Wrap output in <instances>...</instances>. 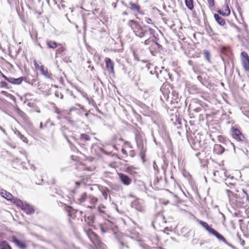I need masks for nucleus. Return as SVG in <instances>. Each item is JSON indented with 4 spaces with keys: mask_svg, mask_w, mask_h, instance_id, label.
I'll return each instance as SVG.
<instances>
[{
    "mask_svg": "<svg viewBox=\"0 0 249 249\" xmlns=\"http://www.w3.org/2000/svg\"><path fill=\"white\" fill-rule=\"evenodd\" d=\"M65 205V209L66 211L68 213V215L72 218L75 217V213H76V210H74L71 206H69L67 205L66 204H64Z\"/></svg>",
    "mask_w": 249,
    "mask_h": 249,
    "instance_id": "nucleus-16",
    "label": "nucleus"
},
{
    "mask_svg": "<svg viewBox=\"0 0 249 249\" xmlns=\"http://www.w3.org/2000/svg\"><path fill=\"white\" fill-rule=\"evenodd\" d=\"M34 64L36 69H40V68L39 67V65L37 64V63L36 62V60H34Z\"/></svg>",
    "mask_w": 249,
    "mask_h": 249,
    "instance_id": "nucleus-53",
    "label": "nucleus"
},
{
    "mask_svg": "<svg viewBox=\"0 0 249 249\" xmlns=\"http://www.w3.org/2000/svg\"><path fill=\"white\" fill-rule=\"evenodd\" d=\"M151 66H153L150 64H146V67L147 68L148 70H149L151 68Z\"/></svg>",
    "mask_w": 249,
    "mask_h": 249,
    "instance_id": "nucleus-61",
    "label": "nucleus"
},
{
    "mask_svg": "<svg viewBox=\"0 0 249 249\" xmlns=\"http://www.w3.org/2000/svg\"><path fill=\"white\" fill-rule=\"evenodd\" d=\"M129 4L130 5V8L133 12L140 13V7L139 5L132 2H130Z\"/></svg>",
    "mask_w": 249,
    "mask_h": 249,
    "instance_id": "nucleus-21",
    "label": "nucleus"
},
{
    "mask_svg": "<svg viewBox=\"0 0 249 249\" xmlns=\"http://www.w3.org/2000/svg\"><path fill=\"white\" fill-rule=\"evenodd\" d=\"M0 129L4 133V134H6V131L5 130V129L2 127L1 126H0Z\"/></svg>",
    "mask_w": 249,
    "mask_h": 249,
    "instance_id": "nucleus-63",
    "label": "nucleus"
},
{
    "mask_svg": "<svg viewBox=\"0 0 249 249\" xmlns=\"http://www.w3.org/2000/svg\"><path fill=\"white\" fill-rule=\"evenodd\" d=\"M1 76L3 78H4L5 80H6V81H8V79H9V77H7L6 76H5L4 74H3L2 73H1Z\"/></svg>",
    "mask_w": 249,
    "mask_h": 249,
    "instance_id": "nucleus-57",
    "label": "nucleus"
},
{
    "mask_svg": "<svg viewBox=\"0 0 249 249\" xmlns=\"http://www.w3.org/2000/svg\"><path fill=\"white\" fill-rule=\"evenodd\" d=\"M210 7H213L214 5V0H207Z\"/></svg>",
    "mask_w": 249,
    "mask_h": 249,
    "instance_id": "nucleus-50",
    "label": "nucleus"
},
{
    "mask_svg": "<svg viewBox=\"0 0 249 249\" xmlns=\"http://www.w3.org/2000/svg\"><path fill=\"white\" fill-rule=\"evenodd\" d=\"M85 221L87 222L88 224L91 225L93 223V220L91 217L89 216L85 217Z\"/></svg>",
    "mask_w": 249,
    "mask_h": 249,
    "instance_id": "nucleus-42",
    "label": "nucleus"
},
{
    "mask_svg": "<svg viewBox=\"0 0 249 249\" xmlns=\"http://www.w3.org/2000/svg\"><path fill=\"white\" fill-rule=\"evenodd\" d=\"M113 223L110 221L107 220L103 224L100 225V228L102 233H105L109 230H111L113 227Z\"/></svg>",
    "mask_w": 249,
    "mask_h": 249,
    "instance_id": "nucleus-7",
    "label": "nucleus"
},
{
    "mask_svg": "<svg viewBox=\"0 0 249 249\" xmlns=\"http://www.w3.org/2000/svg\"><path fill=\"white\" fill-rule=\"evenodd\" d=\"M96 110L100 114L102 115H103V112H102L97 107L96 108Z\"/></svg>",
    "mask_w": 249,
    "mask_h": 249,
    "instance_id": "nucleus-60",
    "label": "nucleus"
},
{
    "mask_svg": "<svg viewBox=\"0 0 249 249\" xmlns=\"http://www.w3.org/2000/svg\"><path fill=\"white\" fill-rule=\"evenodd\" d=\"M105 61L106 63V67L108 72L110 73L114 74V62L112 60L108 58H105Z\"/></svg>",
    "mask_w": 249,
    "mask_h": 249,
    "instance_id": "nucleus-9",
    "label": "nucleus"
},
{
    "mask_svg": "<svg viewBox=\"0 0 249 249\" xmlns=\"http://www.w3.org/2000/svg\"><path fill=\"white\" fill-rule=\"evenodd\" d=\"M110 186L113 190L116 192H120L123 190L122 186L116 183H111Z\"/></svg>",
    "mask_w": 249,
    "mask_h": 249,
    "instance_id": "nucleus-25",
    "label": "nucleus"
},
{
    "mask_svg": "<svg viewBox=\"0 0 249 249\" xmlns=\"http://www.w3.org/2000/svg\"><path fill=\"white\" fill-rule=\"evenodd\" d=\"M205 59L209 62H210V54L208 51H205L204 52Z\"/></svg>",
    "mask_w": 249,
    "mask_h": 249,
    "instance_id": "nucleus-43",
    "label": "nucleus"
},
{
    "mask_svg": "<svg viewBox=\"0 0 249 249\" xmlns=\"http://www.w3.org/2000/svg\"><path fill=\"white\" fill-rule=\"evenodd\" d=\"M88 198L89 199L90 204L93 206H94L98 201V198L91 195L89 196Z\"/></svg>",
    "mask_w": 249,
    "mask_h": 249,
    "instance_id": "nucleus-30",
    "label": "nucleus"
},
{
    "mask_svg": "<svg viewBox=\"0 0 249 249\" xmlns=\"http://www.w3.org/2000/svg\"><path fill=\"white\" fill-rule=\"evenodd\" d=\"M145 21L148 24H150L152 23V20L149 18H146Z\"/></svg>",
    "mask_w": 249,
    "mask_h": 249,
    "instance_id": "nucleus-56",
    "label": "nucleus"
},
{
    "mask_svg": "<svg viewBox=\"0 0 249 249\" xmlns=\"http://www.w3.org/2000/svg\"><path fill=\"white\" fill-rule=\"evenodd\" d=\"M227 193L229 197V201H231L232 197H234L235 199L238 198V195L234 194L232 192L229 190H227Z\"/></svg>",
    "mask_w": 249,
    "mask_h": 249,
    "instance_id": "nucleus-32",
    "label": "nucleus"
},
{
    "mask_svg": "<svg viewBox=\"0 0 249 249\" xmlns=\"http://www.w3.org/2000/svg\"><path fill=\"white\" fill-rule=\"evenodd\" d=\"M119 243L122 247H125L127 249L129 248L128 246L124 242H123V241H119Z\"/></svg>",
    "mask_w": 249,
    "mask_h": 249,
    "instance_id": "nucleus-52",
    "label": "nucleus"
},
{
    "mask_svg": "<svg viewBox=\"0 0 249 249\" xmlns=\"http://www.w3.org/2000/svg\"><path fill=\"white\" fill-rule=\"evenodd\" d=\"M79 109H84V107L80 104H76L74 106L72 107L69 109V111L71 112L75 110H78Z\"/></svg>",
    "mask_w": 249,
    "mask_h": 249,
    "instance_id": "nucleus-38",
    "label": "nucleus"
},
{
    "mask_svg": "<svg viewBox=\"0 0 249 249\" xmlns=\"http://www.w3.org/2000/svg\"><path fill=\"white\" fill-rule=\"evenodd\" d=\"M60 131H61V133H62L63 135L64 136V138L67 137V132H70L69 131L68 128L67 127H66V126H62L60 128Z\"/></svg>",
    "mask_w": 249,
    "mask_h": 249,
    "instance_id": "nucleus-37",
    "label": "nucleus"
},
{
    "mask_svg": "<svg viewBox=\"0 0 249 249\" xmlns=\"http://www.w3.org/2000/svg\"><path fill=\"white\" fill-rule=\"evenodd\" d=\"M118 176L120 180L124 185L127 186L131 183V179L126 175L123 173H118Z\"/></svg>",
    "mask_w": 249,
    "mask_h": 249,
    "instance_id": "nucleus-11",
    "label": "nucleus"
},
{
    "mask_svg": "<svg viewBox=\"0 0 249 249\" xmlns=\"http://www.w3.org/2000/svg\"><path fill=\"white\" fill-rule=\"evenodd\" d=\"M21 209L28 214H31L35 212V209L33 207L26 202L24 203L21 207Z\"/></svg>",
    "mask_w": 249,
    "mask_h": 249,
    "instance_id": "nucleus-13",
    "label": "nucleus"
},
{
    "mask_svg": "<svg viewBox=\"0 0 249 249\" xmlns=\"http://www.w3.org/2000/svg\"><path fill=\"white\" fill-rule=\"evenodd\" d=\"M75 141L81 147L86 148L90 144V137L86 133H83Z\"/></svg>",
    "mask_w": 249,
    "mask_h": 249,
    "instance_id": "nucleus-5",
    "label": "nucleus"
},
{
    "mask_svg": "<svg viewBox=\"0 0 249 249\" xmlns=\"http://www.w3.org/2000/svg\"><path fill=\"white\" fill-rule=\"evenodd\" d=\"M15 134H17L23 142H28L27 139L23 135H22L19 131L16 130L15 131Z\"/></svg>",
    "mask_w": 249,
    "mask_h": 249,
    "instance_id": "nucleus-36",
    "label": "nucleus"
},
{
    "mask_svg": "<svg viewBox=\"0 0 249 249\" xmlns=\"http://www.w3.org/2000/svg\"><path fill=\"white\" fill-rule=\"evenodd\" d=\"M47 45L48 48L52 49H55L58 46L61 45L60 44L58 45L55 41L50 40H47Z\"/></svg>",
    "mask_w": 249,
    "mask_h": 249,
    "instance_id": "nucleus-22",
    "label": "nucleus"
},
{
    "mask_svg": "<svg viewBox=\"0 0 249 249\" xmlns=\"http://www.w3.org/2000/svg\"><path fill=\"white\" fill-rule=\"evenodd\" d=\"M11 201L13 203H15L18 206L20 207L21 208L25 203V202H23V201H22L19 199H18L17 197H13V198L11 200Z\"/></svg>",
    "mask_w": 249,
    "mask_h": 249,
    "instance_id": "nucleus-23",
    "label": "nucleus"
},
{
    "mask_svg": "<svg viewBox=\"0 0 249 249\" xmlns=\"http://www.w3.org/2000/svg\"><path fill=\"white\" fill-rule=\"evenodd\" d=\"M153 166V168L155 169V170H156L158 168V166L156 164L155 161H154Z\"/></svg>",
    "mask_w": 249,
    "mask_h": 249,
    "instance_id": "nucleus-58",
    "label": "nucleus"
},
{
    "mask_svg": "<svg viewBox=\"0 0 249 249\" xmlns=\"http://www.w3.org/2000/svg\"><path fill=\"white\" fill-rule=\"evenodd\" d=\"M12 240L13 243L20 249H25L27 247L26 244L23 241L19 240L16 236H13Z\"/></svg>",
    "mask_w": 249,
    "mask_h": 249,
    "instance_id": "nucleus-12",
    "label": "nucleus"
},
{
    "mask_svg": "<svg viewBox=\"0 0 249 249\" xmlns=\"http://www.w3.org/2000/svg\"><path fill=\"white\" fill-rule=\"evenodd\" d=\"M0 193L2 197L6 199L8 201H10L14 197L10 193L7 192L4 190H1Z\"/></svg>",
    "mask_w": 249,
    "mask_h": 249,
    "instance_id": "nucleus-18",
    "label": "nucleus"
},
{
    "mask_svg": "<svg viewBox=\"0 0 249 249\" xmlns=\"http://www.w3.org/2000/svg\"><path fill=\"white\" fill-rule=\"evenodd\" d=\"M225 148L220 144H215L214 146L213 151L218 155H221L223 153Z\"/></svg>",
    "mask_w": 249,
    "mask_h": 249,
    "instance_id": "nucleus-17",
    "label": "nucleus"
},
{
    "mask_svg": "<svg viewBox=\"0 0 249 249\" xmlns=\"http://www.w3.org/2000/svg\"><path fill=\"white\" fill-rule=\"evenodd\" d=\"M178 98V94L175 91H172V100H174L176 102H178L177 99Z\"/></svg>",
    "mask_w": 249,
    "mask_h": 249,
    "instance_id": "nucleus-44",
    "label": "nucleus"
},
{
    "mask_svg": "<svg viewBox=\"0 0 249 249\" xmlns=\"http://www.w3.org/2000/svg\"><path fill=\"white\" fill-rule=\"evenodd\" d=\"M185 2L187 7L190 9L192 10L194 8L193 0H185Z\"/></svg>",
    "mask_w": 249,
    "mask_h": 249,
    "instance_id": "nucleus-35",
    "label": "nucleus"
},
{
    "mask_svg": "<svg viewBox=\"0 0 249 249\" xmlns=\"http://www.w3.org/2000/svg\"><path fill=\"white\" fill-rule=\"evenodd\" d=\"M232 135L233 137L239 142H243L245 137L241 131L237 128H232Z\"/></svg>",
    "mask_w": 249,
    "mask_h": 249,
    "instance_id": "nucleus-8",
    "label": "nucleus"
},
{
    "mask_svg": "<svg viewBox=\"0 0 249 249\" xmlns=\"http://www.w3.org/2000/svg\"><path fill=\"white\" fill-rule=\"evenodd\" d=\"M176 121L173 123L174 127L177 129H179L181 127V120L179 118H177V115L176 114Z\"/></svg>",
    "mask_w": 249,
    "mask_h": 249,
    "instance_id": "nucleus-28",
    "label": "nucleus"
},
{
    "mask_svg": "<svg viewBox=\"0 0 249 249\" xmlns=\"http://www.w3.org/2000/svg\"><path fill=\"white\" fill-rule=\"evenodd\" d=\"M40 70L41 71V74L44 75L46 78H51V75H52V74L48 72V70L47 69H44V66H41L40 67Z\"/></svg>",
    "mask_w": 249,
    "mask_h": 249,
    "instance_id": "nucleus-24",
    "label": "nucleus"
},
{
    "mask_svg": "<svg viewBox=\"0 0 249 249\" xmlns=\"http://www.w3.org/2000/svg\"><path fill=\"white\" fill-rule=\"evenodd\" d=\"M8 84L5 81H1L0 82V86L1 88H8Z\"/></svg>",
    "mask_w": 249,
    "mask_h": 249,
    "instance_id": "nucleus-46",
    "label": "nucleus"
},
{
    "mask_svg": "<svg viewBox=\"0 0 249 249\" xmlns=\"http://www.w3.org/2000/svg\"><path fill=\"white\" fill-rule=\"evenodd\" d=\"M105 207L103 205H100L98 207V211L100 213H104V212L102 210L103 209H104Z\"/></svg>",
    "mask_w": 249,
    "mask_h": 249,
    "instance_id": "nucleus-51",
    "label": "nucleus"
},
{
    "mask_svg": "<svg viewBox=\"0 0 249 249\" xmlns=\"http://www.w3.org/2000/svg\"><path fill=\"white\" fill-rule=\"evenodd\" d=\"M102 195L104 198L107 199V193L108 192V189L107 188H105L103 189L101 191Z\"/></svg>",
    "mask_w": 249,
    "mask_h": 249,
    "instance_id": "nucleus-41",
    "label": "nucleus"
},
{
    "mask_svg": "<svg viewBox=\"0 0 249 249\" xmlns=\"http://www.w3.org/2000/svg\"><path fill=\"white\" fill-rule=\"evenodd\" d=\"M137 168L133 166H129L126 168V171L130 174H133L135 173L134 170L136 169Z\"/></svg>",
    "mask_w": 249,
    "mask_h": 249,
    "instance_id": "nucleus-39",
    "label": "nucleus"
},
{
    "mask_svg": "<svg viewBox=\"0 0 249 249\" xmlns=\"http://www.w3.org/2000/svg\"><path fill=\"white\" fill-rule=\"evenodd\" d=\"M137 143L138 147L140 148H142V149H143V143H142V142L141 141H137Z\"/></svg>",
    "mask_w": 249,
    "mask_h": 249,
    "instance_id": "nucleus-48",
    "label": "nucleus"
},
{
    "mask_svg": "<svg viewBox=\"0 0 249 249\" xmlns=\"http://www.w3.org/2000/svg\"><path fill=\"white\" fill-rule=\"evenodd\" d=\"M242 192L243 193L242 197L243 199H245L246 201H249V196L247 192L244 189H242Z\"/></svg>",
    "mask_w": 249,
    "mask_h": 249,
    "instance_id": "nucleus-40",
    "label": "nucleus"
},
{
    "mask_svg": "<svg viewBox=\"0 0 249 249\" xmlns=\"http://www.w3.org/2000/svg\"><path fill=\"white\" fill-rule=\"evenodd\" d=\"M160 74L163 75L164 76L163 78L165 79L166 80H167V79L166 78V76H168L169 77V79H171V75L168 72V71H167L166 69L164 70L160 71Z\"/></svg>",
    "mask_w": 249,
    "mask_h": 249,
    "instance_id": "nucleus-33",
    "label": "nucleus"
},
{
    "mask_svg": "<svg viewBox=\"0 0 249 249\" xmlns=\"http://www.w3.org/2000/svg\"><path fill=\"white\" fill-rule=\"evenodd\" d=\"M68 122H69L71 124H74V121L71 120V118L70 117L66 116L64 118Z\"/></svg>",
    "mask_w": 249,
    "mask_h": 249,
    "instance_id": "nucleus-49",
    "label": "nucleus"
},
{
    "mask_svg": "<svg viewBox=\"0 0 249 249\" xmlns=\"http://www.w3.org/2000/svg\"><path fill=\"white\" fill-rule=\"evenodd\" d=\"M65 51L66 49L63 46H61L60 47L58 48L56 51V57H58L60 55H62L63 53Z\"/></svg>",
    "mask_w": 249,
    "mask_h": 249,
    "instance_id": "nucleus-29",
    "label": "nucleus"
},
{
    "mask_svg": "<svg viewBox=\"0 0 249 249\" xmlns=\"http://www.w3.org/2000/svg\"><path fill=\"white\" fill-rule=\"evenodd\" d=\"M171 230L169 229V228L168 227H165L164 229V232H166L167 234H169L168 231H170Z\"/></svg>",
    "mask_w": 249,
    "mask_h": 249,
    "instance_id": "nucleus-54",
    "label": "nucleus"
},
{
    "mask_svg": "<svg viewBox=\"0 0 249 249\" xmlns=\"http://www.w3.org/2000/svg\"><path fill=\"white\" fill-rule=\"evenodd\" d=\"M92 233L94 235V236L95 237V241H92V242L94 244V245L96 247L98 246L100 248H104L103 246H104V244L99 240L97 235L94 232H92Z\"/></svg>",
    "mask_w": 249,
    "mask_h": 249,
    "instance_id": "nucleus-19",
    "label": "nucleus"
},
{
    "mask_svg": "<svg viewBox=\"0 0 249 249\" xmlns=\"http://www.w3.org/2000/svg\"><path fill=\"white\" fill-rule=\"evenodd\" d=\"M155 44L159 49H162V46L160 45V44H159L157 42H155Z\"/></svg>",
    "mask_w": 249,
    "mask_h": 249,
    "instance_id": "nucleus-59",
    "label": "nucleus"
},
{
    "mask_svg": "<svg viewBox=\"0 0 249 249\" xmlns=\"http://www.w3.org/2000/svg\"><path fill=\"white\" fill-rule=\"evenodd\" d=\"M214 18L217 22L221 26H224L225 23V19L222 17L219 16L218 14H215L214 15Z\"/></svg>",
    "mask_w": 249,
    "mask_h": 249,
    "instance_id": "nucleus-20",
    "label": "nucleus"
},
{
    "mask_svg": "<svg viewBox=\"0 0 249 249\" xmlns=\"http://www.w3.org/2000/svg\"><path fill=\"white\" fill-rule=\"evenodd\" d=\"M131 206L139 212L143 213L145 211L144 206L138 200H135L132 201Z\"/></svg>",
    "mask_w": 249,
    "mask_h": 249,
    "instance_id": "nucleus-10",
    "label": "nucleus"
},
{
    "mask_svg": "<svg viewBox=\"0 0 249 249\" xmlns=\"http://www.w3.org/2000/svg\"><path fill=\"white\" fill-rule=\"evenodd\" d=\"M167 222L164 216L160 213H156L152 223L153 227L155 229L158 227H163Z\"/></svg>",
    "mask_w": 249,
    "mask_h": 249,
    "instance_id": "nucleus-3",
    "label": "nucleus"
},
{
    "mask_svg": "<svg viewBox=\"0 0 249 249\" xmlns=\"http://www.w3.org/2000/svg\"><path fill=\"white\" fill-rule=\"evenodd\" d=\"M16 110L18 115H19L24 120H26L27 119L28 117L27 115L20 109L17 108Z\"/></svg>",
    "mask_w": 249,
    "mask_h": 249,
    "instance_id": "nucleus-27",
    "label": "nucleus"
},
{
    "mask_svg": "<svg viewBox=\"0 0 249 249\" xmlns=\"http://www.w3.org/2000/svg\"><path fill=\"white\" fill-rule=\"evenodd\" d=\"M199 223L200 225L203 227L205 230L210 233L213 236H215L219 240L223 241L224 243L227 244L229 247L234 249V247L231 244L229 243L226 239L224 237L223 235H222L220 233H219L218 231H216L213 228H212L211 226H210L206 222L199 220Z\"/></svg>",
    "mask_w": 249,
    "mask_h": 249,
    "instance_id": "nucleus-2",
    "label": "nucleus"
},
{
    "mask_svg": "<svg viewBox=\"0 0 249 249\" xmlns=\"http://www.w3.org/2000/svg\"><path fill=\"white\" fill-rule=\"evenodd\" d=\"M170 84L167 82L163 83L160 88V90L162 93V96L160 97V99L162 102H164V100L169 101V94L170 92V89H171ZM170 104H171V100L169 101Z\"/></svg>",
    "mask_w": 249,
    "mask_h": 249,
    "instance_id": "nucleus-4",
    "label": "nucleus"
},
{
    "mask_svg": "<svg viewBox=\"0 0 249 249\" xmlns=\"http://www.w3.org/2000/svg\"><path fill=\"white\" fill-rule=\"evenodd\" d=\"M25 79V78L24 77H20L18 78L9 77V79H8V82L12 84L18 85L20 84L21 82Z\"/></svg>",
    "mask_w": 249,
    "mask_h": 249,
    "instance_id": "nucleus-14",
    "label": "nucleus"
},
{
    "mask_svg": "<svg viewBox=\"0 0 249 249\" xmlns=\"http://www.w3.org/2000/svg\"><path fill=\"white\" fill-rule=\"evenodd\" d=\"M129 24L133 29L135 35L140 38L147 36L148 34L150 36L154 34L155 31L154 29L147 25L142 26L134 20H130Z\"/></svg>",
    "mask_w": 249,
    "mask_h": 249,
    "instance_id": "nucleus-1",
    "label": "nucleus"
},
{
    "mask_svg": "<svg viewBox=\"0 0 249 249\" xmlns=\"http://www.w3.org/2000/svg\"><path fill=\"white\" fill-rule=\"evenodd\" d=\"M75 185L77 186V187H78L80 185V182H76Z\"/></svg>",
    "mask_w": 249,
    "mask_h": 249,
    "instance_id": "nucleus-64",
    "label": "nucleus"
},
{
    "mask_svg": "<svg viewBox=\"0 0 249 249\" xmlns=\"http://www.w3.org/2000/svg\"><path fill=\"white\" fill-rule=\"evenodd\" d=\"M65 138L66 139V140H67V141L70 144L71 149H73L74 148H76L75 146L72 143V142L70 141V140L68 138V135H67V137Z\"/></svg>",
    "mask_w": 249,
    "mask_h": 249,
    "instance_id": "nucleus-45",
    "label": "nucleus"
},
{
    "mask_svg": "<svg viewBox=\"0 0 249 249\" xmlns=\"http://www.w3.org/2000/svg\"><path fill=\"white\" fill-rule=\"evenodd\" d=\"M0 249H12L7 241L3 240L0 242Z\"/></svg>",
    "mask_w": 249,
    "mask_h": 249,
    "instance_id": "nucleus-26",
    "label": "nucleus"
},
{
    "mask_svg": "<svg viewBox=\"0 0 249 249\" xmlns=\"http://www.w3.org/2000/svg\"><path fill=\"white\" fill-rule=\"evenodd\" d=\"M122 152L123 154H124V155H126L127 154L126 150L125 149H123V148L122 149Z\"/></svg>",
    "mask_w": 249,
    "mask_h": 249,
    "instance_id": "nucleus-62",
    "label": "nucleus"
},
{
    "mask_svg": "<svg viewBox=\"0 0 249 249\" xmlns=\"http://www.w3.org/2000/svg\"><path fill=\"white\" fill-rule=\"evenodd\" d=\"M241 57L244 69L249 71V56L246 52H242Z\"/></svg>",
    "mask_w": 249,
    "mask_h": 249,
    "instance_id": "nucleus-6",
    "label": "nucleus"
},
{
    "mask_svg": "<svg viewBox=\"0 0 249 249\" xmlns=\"http://www.w3.org/2000/svg\"><path fill=\"white\" fill-rule=\"evenodd\" d=\"M234 181V178L233 177H232L230 178H228L225 179V184L227 185L228 186H229V185L234 186V185L235 184Z\"/></svg>",
    "mask_w": 249,
    "mask_h": 249,
    "instance_id": "nucleus-31",
    "label": "nucleus"
},
{
    "mask_svg": "<svg viewBox=\"0 0 249 249\" xmlns=\"http://www.w3.org/2000/svg\"><path fill=\"white\" fill-rule=\"evenodd\" d=\"M218 13L224 16H228L230 15L231 11L228 4L223 6L222 9L217 11Z\"/></svg>",
    "mask_w": 249,
    "mask_h": 249,
    "instance_id": "nucleus-15",
    "label": "nucleus"
},
{
    "mask_svg": "<svg viewBox=\"0 0 249 249\" xmlns=\"http://www.w3.org/2000/svg\"><path fill=\"white\" fill-rule=\"evenodd\" d=\"M87 198L88 197H87V193H84L81 195L80 197L78 198L77 200L80 204H81L84 202Z\"/></svg>",
    "mask_w": 249,
    "mask_h": 249,
    "instance_id": "nucleus-34",
    "label": "nucleus"
},
{
    "mask_svg": "<svg viewBox=\"0 0 249 249\" xmlns=\"http://www.w3.org/2000/svg\"><path fill=\"white\" fill-rule=\"evenodd\" d=\"M54 94H55V96L57 97H60L61 99H63V94L61 92H59L58 91H56L55 92Z\"/></svg>",
    "mask_w": 249,
    "mask_h": 249,
    "instance_id": "nucleus-47",
    "label": "nucleus"
},
{
    "mask_svg": "<svg viewBox=\"0 0 249 249\" xmlns=\"http://www.w3.org/2000/svg\"><path fill=\"white\" fill-rule=\"evenodd\" d=\"M150 42H151V41L149 39V38H148V39H147L146 40H145L144 43L145 45H149L150 44Z\"/></svg>",
    "mask_w": 249,
    "mask_h": 249,
    "instance_id": "nucleus-55",
    "label": "nucleus"
}]
</instances>
